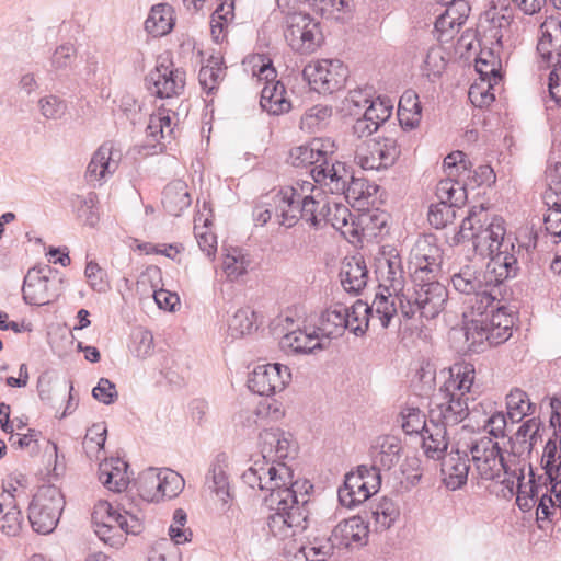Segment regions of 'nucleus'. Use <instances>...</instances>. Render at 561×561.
<instances>
[{"label":"nucleus","instance_id":"obj_1","mask_svg":"<svg viewBox=\"0 0 561 561\" xmlns=\"http://www.w3.org/2000/svg\"><path fill=\"white\" fill-rule=\"evenodd\" d=\"M515 317L490 294L481 293L463 313V330L471 346L499 345L512 336Z\"/></svg>","mask_w":561,"mask_h":561},{"label":"nucleus","instance_id":"obj_2","mask_svg":"<svg viewBox=\"0 0 561 561\" xmlns=\"http://www.w3.org/2000/svg\"><path fill=\"white\" fill-rule=\"evenodd\" d=\"M458 242L470 241L479 255H491L503 250H515L506 230V221L488 213L482 206L473 207L462 220L457 234Z\"/></svg>","mask_w":561,"mask_h":561},{"label":"nucleus","instance_id":"obj_3","mask_svg":"<svg viewBox=\"0 0 561 561\" xmlns=\"http://www.w3.org/2000/svg\"><path fill=\"white\" fill-rule=\"evenodd\" d=\"M244 70L257 85H263L260 104L272 115L288 113L291 101L285 85L277 80L272 59L264 54H252L243 60Z\"/></svg>","mask_w":561,"mask_h":561},{"label":"nucleus","instance_id":"obj_4","mask_svg":"<svg viewBox=\"0 0 561 561\" xmlns=\"http://www.w3.org/2000/svg\"><path fill=\"white\" fill-rule=\"evenodd\" d=\"M91 522L96 536L111 547L123 546L126 535H137L142 530V523L137 516L106 500L95 502Z\"/></svg>","mask_w":561,"mask_h":561},{"label":"nucleus","instance_id":"obj_5","mask_svg":"<svg viewBox=\"0 0 561 561\" xmlns=\"http://www.w3.org/2000/svg\"><path fill=\"white\" fill-rule=\"evenodd\" d=\"M244 481L252 488L271 492L272 502L287 500L288 493L297 496L298 482L294 481V472L283 461L256 460L243 473Z\"/></svg>","mask_w":561,"mask_h":561},{"label":"nucleus","instance_id":"obj_6","mask_svg":"<svg viewBox=\"0 0 561 561\" xmlns=\"http://www.w3.org/2000/svg\"><path fill=\"white\" fill-rule=\"evenodd\" d=\"M299 216L312 226H319L322 222L330 224L342 234H357V231L348 224L350 211L346 206L333 203V208L329 196L318 187L312 197H309L300 208Z\"/></svg>","mask_w":561,"mask_h":561},{"label":"nucleus","instance_id":"obj_7","mask_svg":"<svg viewBox=\"0 0 561 561\" xmlns=\"http://www.w3.org/2000/svg\"><path fill=\"white\" fill-rule=\"evenodd\" d=\"M64 505L65 500L58 488H39L28 508V519L33 529L41 534L51 533L59 522Z\"/></svg>","mask_w":561,"mask_h":561},{"label":"nucleus","instance_id":"obj_8","mask_svg":"<svg viewBox=\"0 0 561 561\" xmlns=\"http://www.w3.org/2000/svg\"><path fill=\"white\" fill-rule=\"evenodd\" d=\"M284 36L291 49L301 55L314 53L323 43L320 23L304 12L287 15Z\"/></svg>","mask_w":561,"mask_h":561},{"label":"nucleus","instance_id":"obj_9","mask_svg":"<svg viewBox=\"0 0 561 561\" xmlns=\"http://www.w3.org/2000/svg\"><path fill=\"white\" fill-rule=\"evenodd\" d=\"M318 187L313 180H298L273 193L270 198L275 204L278 224L293 227L298 221L301 206L309 197H312Z\"/></svg>","mask_w":561,"mask_h":561},{"label":"nucleus","instance_id":"obj_10","mask_svg":"<svg viewBox=\"0 0 561 561\" xmlns=\"http://www.w3.org/2000/svg\"><path fill=\"white\" fill-rule=\"evenodd\" d=\"M304 75L313 90L332 94L345 88L350 70L340 59H319L308 64Z\"/></svg>","mask_w":561,"mask_h":561},{"label":"nucleus","instance_id":"obj_11","mask_svg":"<svg viewBox=\"0 0 561 561\" xmlns=\"http://www.w3.org/2000/svg\"><path fill=\"white\" fill-rule=\"evenodd\" d=\"M400 153L396 138L377 137L356 146L355 162L364 170H381L393 165Z\"/></svg>","mask_w":561,"mask_h":561},{"label":"nucleus","instance_id":"obj_12","mask_svg":"<svg viewBox=\"0 0 561 561\" xmlns=\"http://www.w3.org/2000/svg\"><path fill=\"white\" fill-rule=\"evenodd\" d=\"M443 262V251L431 236L419 239L410 253L409 268L415 283L436 279Z\"/></svg>","mask_w":561,"mask_h":561},{"label":"nucleus","instance_id":"obj_13","mask_svg":"<svg viewBox=\"0 0 561 561\" xmlns=\"http://www.w3.org/2000/svg\"><path fill=\"white\" fill-rule=\"evenodd\" d=\"M380 488V474L376 467L362 466L356 472L346 476L344 486L339 491L340 501L348 506L364 503Z\"/></svg>","mask_w":561,"mask_h":561},{"label":"nucleus","instance_id":"obj_14","mask_svg":"<svg viewBox=\"0 0 561 561\" xmlns=\"http://www.w3.org/2000/svg\"><path fill=\"white\" fill-rule=\"evenodd\" d=\"M472 462L476 472L483 480H495L503 477L511 478L515 471L504 462L497 443L491 439H481L472 448Z\"/></svg>","mask_w":561,"mask_h":561},{"label":"nucleus","instance_id":"obj_15","mask_svg":"<svg viewBox=\"0 0 561 561\" xmlns=\"http://www.w3.org/2000/svg\"><path fill=\"white\" fill-rule=\"evenodd\" d=\"M291 373L288 366L274 363L256 366L248 380L249 389L260 396H272L282 392L290 382Z\"/></svg>","mask_w":561,"mask_h":561},{"label":"nucleus","instance_id":"obj_16","mask_svg":"<svg viewBox=\"0 0 561 561\" xmlns=\"http://www.w3.org/2000/svg\"><path fill=\"white\" fill-rule=\"evenodd\" d=\"M306 517L297 496L288 493L287 500H278L275 512L268 518L271 531L278 537L294 536L297 529L305 528Z\"/></svg>","mask_w":561,"mask_h":561},{"label":"nucleus","instance_id":"obj_17","mask_svg":"<svg viewBox=\"0 0 561 561\" xmlns=\"http://www.w3.org/2000/svg\"><path fill=\"white\" fill-rule=\"evenodd\" d=\"M50 267H33L24 277L22 287L23 299L33 306H44L56 297L55 282L50 279Z\"/></svg>","mask_w":561,"mask_h":561},{"label":"nucleus","instance_id":"obj_18","mask_svg":"<svg viewBox=\"0 0 561 561\" xmlns=\"http://www.w3.org/2000/svg\"><path fill=\"white\" fill-rule=\"evenodd\" d=\"M150 90L159 98H172L182 93L185 87V71L175 68L169 59L158 62L149 75Z\"/></svg>","mask_w":561,"mask_h":561},{"label":"nucleus","instance_id":"obj_19","mask_svg":"<svg viewBox=\"0 0 561 561\" xmlns=\"http://www.w3.org/2000/svg\"><path fill=\"white\" fill-rule=\"evenodd\" d=\"M336 150V145L331 138H313L307 144L295 146L289 150L287 161L293 167L305 168L311 164H320Z\"/></svg>","mask_w":561,"mask_h":561},{"label":"nucleus","instance_id":"obj_20","mask_svg":"<svg viewBox=\"0 0 561 561\" xmlns=\"http://www.w3.org/2000/svg\"><path fill=\"white\" fill-rule=\"evenodd\" d=\"M416 304L422 317L434 319L444 309L448 299L447 288L436 279L416 283Z\"/></svg>","mask_w":561,"mask_h":561},{"label":"nucleus","instance_id":"obj_21","mask_svg":"<svg viewBox=\"0 0 561 561\" xmlns=\"http://www.w3.org/2000/svg\"><path fill=\"white\" fill-rule=\"evenodd\" d=\"M122 153L112 142H104L92 156L85 178L90 182L102 183L117 170Z\"/></svg>","mask_w":561,"mask_h":561},{"label":"nucleus","instance_id":"obj_22","mask_svg":"<svg viewBox=\"0 0 561 561\" xmlns=\"http://www.w3.org/2000/svg\"><path fill=\"white\" fill-rule=\"evenodd\" d=\"M537 51L542 62L552 66L561 56V21L549 16L540 25Z\"/></svg>","mask_w":561,"mask_h":561},{"label":"nucleus","instance_id":"obj_23","mask_svg":"<svg viewBox=\"0 0 561 561\" xmlns=\"http://www.w3.org/2000/svg\"><path fill=\"white\" fill-rule=\"evenodd\" d=\"M278 2L279 5L288 9H295L304 3L322 18L336 21L350 20L354 12L353 0H278Z\"/></svg>","mask_w":561,"mask_h":561},{"label":"nucleus","instance_id":"obj_24","mask_svg":"<svg viewBox=\"0 0 561 561\" xmlns=\"http://www.w3.org/2000/svg\"><path fill=\"white\" fill-rule=\"evenodd\" d=\"M368 524L359 516L340 522L332 533L334 542L347 549L365 546L368 542Z\"/></svg>","mask_w":561,"mask_h":561},{"label":"nucleus","instance_id":"obj_25","mask_svg":"<svg viewBox=\"0 0 561 561\" xmlns=\"http://www.w3.org/2000/svg\"><path fill=\"white\" fill-rule=\"evenodd\" d=\"M469 11L470 7L467 1H455L450 3L435 22L438 39L440 42H448L454 38L465 24Z\"/></svg>","mask_w":561,"mask_h":561},{"label":"nucleus","instance_id":"obj_26","mask_svg":"<svg viewBox=\"0 0 561 561\" xmlns=\"http://www.w3.org/2000/svg\"><path fill=\"white\" fill-rule=\"evenodd\" d=\"M213 209L204 204L194 217V233L199 249L211 260L217 253V236L213 230Z\"/></svg>","mask_w":561,"mask_h":561},{"label":"nucleus","instance_id":"obj_27","mask_svg":"<svg viewBox=\"0 0 561 561\" xmlns=\"http://www.w3.org/2000/svg\"><path fill=\"white\" fill-rule=\"evenodd\" d=\"M311 176L314 183L328 186L331 193H341L345 191L350 173L345 163L335 161L329 164L324 159L312 169Z\"/></svg>","mask_w":561,"mask_h":561},{"label":"nucleus","instance_id":"obj_28","mask_svg":"<svg viewBox=\"0 0 561 561\" xmlns=\"http://www.w3.org/2000/svg\"><path fill=\"white\" fill-rule=\"evenodd\" d=\"M469 473V460L459 450L447 454L442 462V474L445 485L450 490L460 489L466 484Z\"/></svg>","mask_w":561,"mask_h":561},{"label":"nucleus","instance_id":"obj_29","mask_svg":"<svg viewBox=\"0 0 561 561\" xmlns=\"http://www.w3.org/2000/svg\"><path fill=\"white\" fill-rule=\"evenodd\" d=\"M259 447L262 454L261 460L280 461L288 456L290 440L279 428H268L260 433Z\"/></svg>","mask_w":561,"mask_h":561},{"label":"nucleus","instance_id":"obj_30","mask_svg":"<svg viewBox=\"0 0 561 561\" xmlns=\"http://www.w3.org/2000/svg\"><path fill=\"white\" fill-rule=\"evenodd\" d=\"M128 465L119 458L105 459L99 467V479L113 492H122L129 484Z\"/></svg>","mask_w":561,"mask_h":561},{"label":"nucleus","instance_id":"obj_31","mask_svg":"<svg viewBox=\"0 0 561 561\" xmlns=\"http://www.w3.org/2000/svg\"><path fill=\"white\" fill-rule=\"evenodd\" d=\"M282 347L296 354H309L322 350V337L317 329L305 328L287 333L282 339Z\"/></svg>","mask_w":561,"mask_h":561},{"label":"nucleus","instance_id":"obj_32","mask_svg":"<svg viewBox=\"0 0 561 561\" xmlns=\"http://www.w3.org/2000/svg\"><path fill=\"white\" fill-rule=\"evenodd\" d=\"M476 381V368L470 363H456L449 368V378L440 392L469 396Z\"/></svg>","mask_w":561,"mask_h":561},{"label":"nucleus","instance_id":"obj_33","mask_svg":"<svg viewBox=\"0 0 561 561\" xmlns=\"http://www.w3.org/2000/svg\"><path fill=\"white\" fill-rule=\"evenodd\" d=\"M514 252L515 250H503L491 255H483L490 259L485 271L488 283L501 284L515 274L517 259Z\"/></svg>","mask_w":561,"mask_h":561},{"label":"nucleus","instance_id":"obj_34","mask_svg":"<svg viewBox=\"0 0 561 561\" xmlns=\"http://www.w3.org/2000/svg\"><path fill=\"white\" fill-rule=\"evenodd\" d=\"M543 430L541 421L537 417L524 422L511 439L514 453L519 456L530 454L533 448L541 440Z\"/></svg>","mask_w":561,"mask_h":561},{"label":"nucleus","instance_id":"obj_35","mask_svg":"<svg viewBox=\"0 0 561 561\" xmlns=\"http://www.w3.org/2000/svg\"><path fill=\"white\" fill-rule=\"evenodd\" d=\"M340 275L346 291L359 293L367 285L368 271L362 257L345 259Z\"/></svg>","mask_w":561,"mask_h":561},{"label":"nucleus","instance_id":"obj_36","mask_svg":"<svg viewBox=\"0 0 561 561\" xmlns=\"http://www.w3.org/2000/svg\"><path fill=\"white\" fill-rule=\"evenodd\" d=\"M442 401L438 404L443 423L455 425L469 415V397L465 394L440 392Z\"/></svg>","mask_w":561,"mask_h":561},{"label":"nucleus","instance_id":"obj_37","mask_svg":"<svg viewBox=\"0 0 561 561\" xmlns=\"http://www.w3.org/2000/svg\"><path fill=\"white\" fill-rule=\"evenodd\" d=\"M192 203L187 184L182 180L169 183L163 191L162 205L172 216H180Z\"/></svg>","mask_w":561,"mask_h":561},{"label":"nucleus","instance_id":"obj_38","mask_svg":"<svg viewBox=\"0 0 561 561\" xmlns=\"http://www.w3.org/2000/svg\"><path fill=\"white\" fill-rule=\"evenodd\" d=\"M347 327V306L336 302L330 306L320 318L317 331L320 336L331 337L341 335Z\"/></svg>","mask_w":561,"mask_h":561},{"label":"nucleus","instance_id":"obj_39","mask_svg":"<svg viewBox=\"0 0 561 561\" xmlns=\"http://www.w3.org/2000/svg\"><path fill=\"white\" fill-rule=\"evenodd\" d=\"M501 482L506 485L510 493L516 494V503L523 511H529L536 504L537 488L534 481H525V477L514 472L511 478L502 479Z\"/></svg>","mask_w":561,"mask_h":561},{"label":"nucleus","instance_id":"obj_40","mask_svg":"<svg viewBox=\"0 0 561 561\" xmlns=\"http://www.w3.org/2000/svg\"><path fill=\"white\" fill-rule=\"evenodd\" d=\"M176 115L168 108L160 107L150 115L147 126V135L157 144L173 137Z\"/></svg>","mask_w":561,"mask_h":561},{"label":"nucleus","instance_id":"obj_41","mask_svg":"<svg viewBox=\"0 0 561 561\" xmlns=\"http://www.w3.org/2000/svg\"><path fill=\"white\" fill-rule=\"evenodd\" d=\"M174 23L173 8L167 3H160L152 7L145 22V27L153 36H163L172 31Z\"/></svg>","mask_w":561,"mask_h":561},{"label":"nucleus","instance_id":"obj_42","mask_svg":"<svg viewBox=\"0 0 561 561\" xmlns=\"http://www.w3.org/2000/svg\"><path fill=\"white\" fill-rule=\"evenodd\" d=\"M225 76L226 67L224 66V58L220 55H211L206 64L202 66L198 80L202 89L209 95L218 90Z\"/></svg>","mask_w":561,"mask_h":561},{"label":"nucleus","instance_id":"obj_43","mask_svg":"<svg viewBox=\"0 0 561 561\" xmlns=\"http://www.w3.org/2000/svg\"><path fill=\"white\" fill-rule=\"evenodd\" d=\"M250 263L251 260L249 254L245 253L241 248H224L221 270L228 279L236 280L245 275Z\"/></svg>","mask_w":561,"mask_h":561},{"label":"nucleus","instance_id":"obj_44","mask_svg":"<svg viewBox=\"0 0 561 561\" xmlns=\"http://www.w3.org/2000/svg\"><path fill=\"white\" fill-rule=\"evenodd\" d=\"M398 118L404 129H413L419 126L422 118V108L419 95L413 90H407L399 100Z\"/></svg>","mask_w":561,"mask_h":561},{"label":"nucleus","instance_id":"obj_45","mask_svg":"<svg viewBox=\"0 0 561 561\" xmlns=\"http://www.w3.org/2000/svg\"><path fill=\"white\" fill-rule=\"evenodd\" d=\"M445 425L431 422L423 431V449L427 457L439 459L446 451L448 442Z\"/></svg>","mask_w":561,"mask_h":561},{"label":"nucleus","instance_id":"obj_46","mask_svg":"<svg viewBox=\"0 0 561 561\" xmlns=\"http://www.w3.org/2000/svg\"><path fill=\"white\" fill-rule=\"evenodd\" d=\"M501 82L490 78H478L469 89V100L476 107H489L495 101Z\"/></svg>","mask_w":561,"mask_h":561},{"label":"nucleus","instance_id":"obj_47","mask_svg":"<svg viewBox=\"0 0 561 561\" xmlns=\"http://www.w3.org/2000/svg\"><path fill=\"white\" fill-rule=\"evenodd\" d=\"M474 68L479 78H490L495 81L503 79L501 58L490 48H481L476 58Z\"/></svg>","mask_w":561,"mask_h":561},{"label":"nucleus","instance_id":"obj_48","mask_svg":"<svg viewBox=\"0 0 561 561\" xmlns=\"http://www.w3.org/2000/svg\"><path fill=\"white\" fill-rule=\"evenodd\" d=\"M436 196L440 203L449 204L454 207L460 206L467 198L465 182L450 179L439 181L436 187Z\"/></svg>","mask_w":561,"mask_h":561},{"label":"nucleus","instance_id":"obj_49","mask_svg":"<svg viewBox=\"0 0 561 561\" xmlns=\"http://www.w3.org/2000/svg\"><path fill=\"white\" fill-rule=\"evenodd\" d=\"M107 428L105 423L100 422L88 428L83 438V449L91 459L99 460L104 455Z\"/></svg>","mask_w":561,"mask_h":561},{"label":"nucleus","instance_id":"obj_50","mask_svg":"<svg viewBox=\"0 0 561 561\" xmlns=\"http://www.w3.org/2000/svg\"><path fill=\"white\" fill-rule=\"evenodd\" d=\"M541 467L549 479L561 477V439H558L557 434H554V438L548 439L545 445Z\"/></svg>","mask_w":561,"mask_h":561},{"label":"nucleus","instance_id":"obj_51","mask_svg":"<svg viewBox=\"0 0 561 561\" xmlns=\"http://www.w3.org/2000/svg\"><path fill=\"white\" fill-rule=\"evenodd\" d=\"M546 190L542 199L547 207H561V162L546 170Z\"/></svg>","mask_w":561,"mask_h":561},{"label":"nucleus","instance_id":"obj_52","mask_svg":"<svg viewBox=\"0 0 561 561\" xmlns=\"http://www.w3.org/2000/svg\"><path fill=\"white\" fill-rule=\"evenodd\" d=\"M471 161L462 151H453L444 159V171L450 179L465 182L471 174Z\"/></svg>","mask_w":561,"mask_h":561},{"label":"nucleus","instance_id":"obj_53","mask_svg":"<svg viewBox=\"0 0 561 561\" xmlns=\"http://www.w3.org/2000/svg\"><path fill=\"white\" fill-rule=\"evenodd\" d=\"M371 514L376 529L383 531L396 523L400 516V510L392 500L382 499L376 504Z\"/></svg>","mask_w":561,"mask_h":561},{"label":"nucleus","instance_id":"obj_54","mask_svg":"<svg viewBox=\"0 0 561 561\" xmlns=\"http://www.w3.org/2000/svg\"><path fill=\"white\" fill-rule=\"evenodd\" d=\"M371 319L377 318L382 328H387L391 321V319L397 313V308L394 304V298L391 293L385 295L383 293H379L376 295L373 305L369 307Z\"/></svg>","mask_w":561,"mask_h":561},{"label":"nucleus","instance_id":"obj_55","mask_svg":"<svg viewBox=\"0 0 561 561\" xmlns=\"http://www.w3.org/2000/svg\"><path fill=\"white\" fill-rule=\"evenodd\" d=\"M371 318L369 306L363 300L355 301L351 308L347 307V327L355 334H363L368 328Z\"/></svg>","mask_w":561,"mask_h":561},{"label":"nucleus","instance_id":"obj_56","mask_svg":"<svg viewBox=\"0 0 561 561\" xmlns=\"http://www.w3.org/2000/svg\"><path fill=\"white\" fill-rule=\"evenodd\" d=\"M507 415L512 420L520 421L524 416L531 413L533 403L528 394L518 389H512L506 396Z\"/></svg>","mask_w":561,"mask_h":561},{"label":"nucleus","instance_id":"obj_57","mask_svg":"<svg viewBox=\"0 0 561 561\" xmlns=\"http://www.w3.org/2000/svg\"><path fill=\"white\" fill-rule=\"evenodd\" d=\"M129 353L137 360H144L154 353L153 335L150 331L138 329L131 336Z\"/></svg>","mask_w":561,"mask_h":561},{"label":"nucleus","instance_id":"obj_58","mask_svg":"<svg viewBox=\"0 0 561 561\" xmlns=\"http://www.w3.org/2000/svg\"><path fill=\"white\" fill-rule=\"evenodd\" d=\"M160 488L159 469H149L139 477L138 492L144 500L148 502L161 501Z\"/></svg>","mask_w":561,"mask_h":561},{"label":"nucleus","instance_id":"obj_59","mask_svg":"<svg viewBox=\"0 0 561 561\" xmlns=\"http://www.w3.org/2000/svg\"><path fill=\"white\" fill-rule=\"evenodd\" d=\"M481 284L476 271L469 265L451 275L453 287L461 294H473L481 288Z\"/></svg>","mask_w":561,"mask_h":561},{"label":"nucleus","instance_id":"obj_60","mask_svg":"<svg viewBox=\"0 0 561 561\" xmlns=\"http://www.w3.org/2000/svg\"><path fill=\"white\" fill-rule=\"evenodd\" d=\"M393 103L387 98L371 99L363 114L380 127L392 114Z\"/></svg>","mask_w":561,"mask_h":561},{"label":"nucleus","instance_id":"obj_61","mask_svg":"<svg viewBox=\"0 0 561 561\" xmlns=\"http://www.w3.org/2000/svg\"><path fill=\"white\" fill-rule=\"evenodd\" d=\"M22 526L20 510L12 503L3 505L0 503V529L8 536H15Z\"/></svg>","mask_w":561,"mask_h":561},{"label":"nucleus","instance_id":"obj_62","mask_svg":"<svg viewBox=\"0 0 561 561\" xmlns=\"http://www.w3.org/2000/svg\"><path fill=\"white\" fill-rule=\"evenodd\" d=\"M187 515L184 510L178 508L173 513V520L169 527V536L175 545L190 542L193 537L192 530L186 527Z\"/></svg>","mask_w":561,"mask_h":561},{"label":"nucleus","instance_id":"obj_63","mask_svg":"<svg viewBox=\"0 0 561 561\" xmlns=\"http://www.w3.org/2000/svg\"><path fill=\"white\" fill-rule=\"evenodd\" d=\"M161 501L178 496L184 488V479L170 469H159Z\"/></svg>","mask_w":561,"mask_h":561},{"label":"nucleus","instance_id":"obj_64","mask_svg":"<svg viewBox=\"0 0 561 561\" xmlns=\"http://www.w3.org/2000/svg\"><path fill=\"white\" fill-rule=\"evenodd\" d=\"M376 272L382 282H385L387 290L388 288L396 290V283H398V285L400 284L398 278L400 276V262L397 256L393 259H378Z\"/></svg>","mask_w":561,"mask_h":561}]
</instances>
